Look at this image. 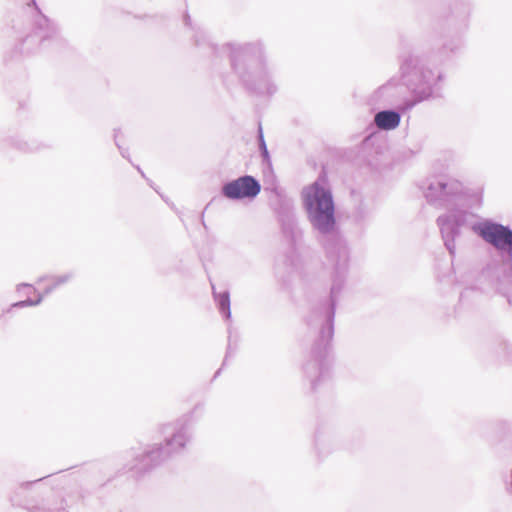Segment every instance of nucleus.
<instances>
[{
  "mask_svg": "<svg viewBox=\"0 0 512 512\" xmlns=\"http://www.w3.org/2000/svg\"><path fill=\"white\" fill-rule=\"evenodd\" d=\"M304 205L309 220L318 230L328 232L335 224L334 204L330 191L318 183L308 186L303 192Z\"/></svg>",
  "mask_w": 512,
  "mask_h": 512,
  "instance_id": "f257e3e1",
  "label": "nucleus"
},
{
  "mask_svg": "<svg viewBox=\"0 0 512 512\" xmlns=\"http://www.w3.org/2000/svg\"><path fill=\"white\" fill-rule=\"evenodd\" d=\"M261 186L251 176H243L225 184L222 193L229 199L254 198L259 194Z\"/></svg>",
  "mask_w": 512,
  "mask_h": 512,
  "instance_id": "f03ea898",
  "label": "nucleus"
},
{
  "mask_svg": "<svg viewBox=\"0 0 512 512\" xmlns=\"http://www.w3.org/2000/svg\"><path fill=\"white\" fill-rule=\"evenodd\" d=\"M479 234L498 249L512 250V231L505 226L485 223L479 227Z\"/></svg>",
  "mask_w": 512,
  "mask_h": 512,
  "instance_id": "7ed1b4c3",
  "label": "nucleus"
},
{
  "mask_svg": "<svg viewBox=\"0 0 512 512\" xmlns=\"http://www.w3.org/2000/svg\"><path fill=\"white\" fill-rule=\"evenodd\" d=\"M375 123L380 129L391 130L399 125L400 116L393 111H382L376 114Z\"/></svg>",
  "mask_w": 512,
  "mask_h": 512,
  "instance_id": "20e7f679",
  "label": "nucleus"
}]
</instances>
